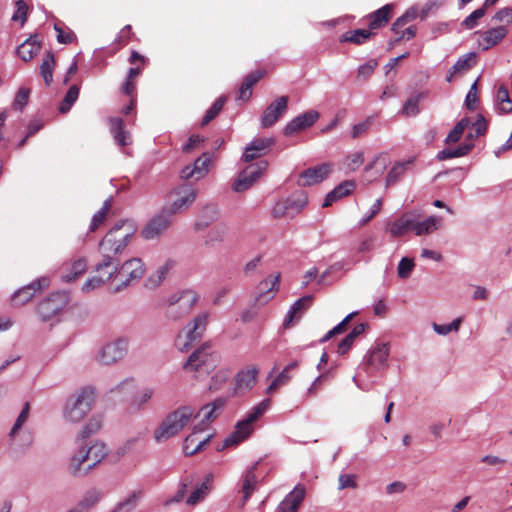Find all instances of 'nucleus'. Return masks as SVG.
<instances>
[{
  "instance_id": "obj_1",
  "label": "nucleus",
  "mask_w": 512,
  "mask_h": 512,
  "mask_svg": "<svg viewBox=\"0 0 512 512\" xmlns=\"http://www.w3.org/2000/svg\"><path fill=\"white\" fill-rule=\"evenodd\" d=\"M136 229L126 221L116 224L99 243L102 260L95 266L96 272L109 270L116 273L120 263L119 256L127 247Z\"/></svg>"
},
{
  "instance_id": "obj_2",
  "label": "nucleus",
  "mask_w": 512,
  "mask_h": 512,
  "mask_svg": "<svg viewBox=\"0 0 512 512\" xmlns=\"http://www.w3.org/2000/svg\"><path fill=\"white\" fill-rule=\"evenodd\" d=\"M95 401V391L91 387H84L72 394L66 401L63 417L71 423L82 421L92 409Z\"/></svg>"
},
{
  "instance_id": "obj_3",
  "label": "nucleus",
  "mask_w": 512,
  "mask_h": 512,
  "mask_svg": "<svg viewBox=\"0 0 512 512\" xmlns=\"http://www.w3.org/2000/svg\"><path fill=\"white\" fill-rule=\"evenodd\" d=\"M194 410L190 406H180L169 413L154 432L156 442H164L176 436L191 420Z\"/></svg>"
},
{
  "instance_id": "obj_4",
  "label": "nucleus",
  "mask_w": 512,
  "mask_h": 512,
  "mask_svg": "<svg viewBox=\"0 0 512 512\" xmlns=\"http://www.w3.org/2000/svg\"><path fill=\"white\" fill-rule=\"evenodd\" d=\"M270 399H264L259 404L254 406L250 412L247 413L246 417L239 421L235 430L225 438L222 445L217 448L218 451L237 445L250 436L253 431V423L258 420L269 408Z\"/></svg>"
},
{
  "instance_id": "obj_5",
  "label": "nucleus",
  "mask_w": 512,
  "mask_h": 512,
  "mask_svg": "<svg viewBox=\"0 0 512 512\" xmlns=\"http://www.w3.org/2000/svg\"><path fill=\"white\" fill-rule=\"evenodd\" d=\"M198 302V295L192 290L175 293L168 298L166 316L172 320H179L188 315Z\"/></svg>"
},
{
  "instance_id": "obj_6",
  "label": "nucleus",
  "mask_w": 512,
  "mask_h": 512,
  "mask_svg": "<svg viewBox=\"0 0 512 512\" xmlns=\"http://www.w3.org/2000/svg\"><path fill=\"white\" fill-rule=\"evenodd\" d=\"M217 354L210 351L209 344H203L196 349L184 363L183 368L188 372L209 374L217 365Z\"/></svg>"
},
{
  "instance_id": "obj_7",
  "label": "nucleus",
  "mask_w": 512,
  "mask_h": 512,
  "mask_svg": "<svg viewBox=\"0 0 512 512\" xmlns=\"http://www.w3.org/2000/svg\"><path fill=\"white\" fill-rule=\"evenodd\" d=\"M145 274V266L140 258H132L125 261L122 265H118V270L114 274L119 278L120 283L113 289L114 293L121 292L139 281Z\"/></svg>"
},
{
  "instance_id": "obj_8",
  "label": "nucleus",
  "mask_w": 512,
  "mask_h": 512,
  "mask_svg": "<svg viewBox=\"0 0 512 512\" xmlns=\"http://www.w3.org/2000/svg\"><path fill=\"white\" fill-rule=\"evenodd\" d=\"M197 190L191 184H181L174 188L169 197L175 199L171 200L170 204L164 208L171 216L185 211L188 209L196 199Z\"/></svg>"
},
{
  "instance_id": "obj_9",
  "label": "nucleus",
  "mask_w": 512,
  "mask_h": 512,
  "mask_svg": "<svg viewBox=\"0 0 512 512\" xmlns=\"http://www.w3.org/2000/svg\"><path fill=\"white\" fill-rule=\"evenodd\" d=\"M210 314L208 312H202L195 316L191 322H189L184 328L183 333L185 334V342L180 343L182 335L178 336V347L181 351H187L193 342L199 341L206 331L207 324L209 322Z\"/></svg>"
},
{
  "instance_id": "obj_10",
  "label": "nucleus",
  "mask_w": 512,
  "mask_h": 512,
  "mask_svg": "<svg viewBox=\"0 0 512 512\" xmlns=\"http://www.w3.org/2000/svg\"><path fill=\"white\" fill-rule=\"evenodd\" d=\"M128 348L129 339L120 337L104 345L97 356V360L104 365L114 364L125 357Z\"/></svg>"
},
{
  "instance_id": "obj_11",
  "label": "nucleus",
  "mask_w": 512,
  "mask_h": 512,
  "mask_svg": "<svg viewBox=\"0 0 512 512\" xmlns=\"http://www.w3.org/2000/svg\"><path fill=\"white\" fill-rule=\"evenodd\" d=\"M267 167L268 162L265 160L246 167L234 182L233 190L236 192H243L249 189L261 177Z\"/></svg>"
},
{
  "instance_id": "obj_12",
  "label": "nucleus",
  "mask_w": 512,
  "mask_h": 512,
  "mask_svg": "<svg viewBox=\"0 0 512 512\" xmlns=\"http://www.w3.org/2000/svg\"><path fill=\"white\" fill-rule=\"evenodd\" d=\"M66 303L67 297L64 293H53L39 303L37 314L42 321H49L65 307Z\"/></svg>"
},
{
  "instance_id": "obj_13",
  "label": "nucleus",
  "mask_w": 512,
  "mask_h": 512,
  "mask_svg": "<svg viewBox=\"0 0 512 512\" xmlns=\"http://www.w3.org/2000/svg\"><path fill=\"white\" fill-rule=\"evenodd\" d=\"M171 215L164 209L153 217L141 231L146 240H152L161 236L171 225Z\"/></svg>"
},
{
  "instance_id": "obj_14",
  "label": "nucleus",
  "mask_w": 512,
  "mask_h": 512,
  "mask_svg": "<svg viewBox=\"0 0 512 512\" xmlns=\"http://www.w3.org/2000/svg\"><path fill=\"white\" fill-rule=\"evenodd\" d=\"M288 101V96H280L271 102L261 116V126L263 128L272 127L287 111Z\"/></svg>"
},
{
  "instance_id": "obj_15",
  "label": "nucleus",
  "mask_w": 512,
  "mask_h": 512,
  "mask_svg": "<svg viewBox=\"0 0 512 512\" xmlns=\"http://www.w3.org/2000/svg\"><path fill=\"white\" fill-rule=\"evenodd\" d=\"M49 285V280L46 277H41L30 284L18 289L11 297L13 306H23L28 303L36 293L41 292Z\"/></svg>"
},
{
  "instance_id": "obj_16",
  "label": "nucleus",
  "mask_w": 512,
  "mask_h": 512,
  "mask_svg": "<svg viewBox=\"0 0 512 512\" xmlns=\"http://www.w3.org/2000/svg\"><path fill=\"white\" fill-rule=\"evenodd\" d=\"M320 114L316 110H309L300 114L289 121L283 129L285 136H292L302 130H305L314 125L319 119Z\"/></svg>"
},
{
  "instance_id": "obj_17",
  "label": "nucleus",
  "mask_w": 512,
  "mask_h": 512,
  "mask_svg": "<svg viewBox=\"0 0 512 512\" xmlns=\"http://www.w3.org/2000/svg\"><path fill=\"white\" fill-rule=\"evenodd\" d=\"M389 355V346L386 343H378L365 359V369L367 373L383 369L387 365Z\"/></svg>"
},
{
  "instance_id": "obj_18",
  "label": "nucleus",
  "mask_w": 512,
  "mask_h": 512,
  "mask_svg": "<svg viewBox=\"0 0 512 512\" xmlns=\"http://www.w3.org/2000/svg\"><path fill=\"white\" fill-rule=\"evenodd\" d=\"M275 144L274 138H255L245 148L242 160L251 162L265 155L266 152Z\"/></svg>"
},
{
  "instance_id": "obj_19",
  "label": "nucleus",
  "mask_w": 512,
  "mask_h": 512,
  "mask_svg": "<svg viewBox=\"0 0 512 512\" xmlns=\"http://www.w3.org/2000/svg\"><path fill=\"white\" fill-rule=\"evenodd\" d=\"M332 172L330 163L308 168L300 174L299 185L311 186L322 182Z\"/></svg>"
},
{
  "instance_id": "obj_20",
  "label": "nucleus",
  "mask_w": 512,
  "mask_h": 512,
  "mask_svg": "<svg viewBox=\"0 0 512 512\" xmlns=\"http://www.w3.org/2000/svg\"><path fill=\"white\" fill-rule=\"evenodd\" d=\"M305 494L306 489L303 485L295 486V488L280 502L277 512H298V509L305 498Z\"/></svg>"
},
{
  "instance_id": "obj_21",
  "label": "nucleus",
  "mask_w": 512,
  "mask_h": 512,
  "mask_svg": "<svg viewBox=\"0 0 512 512\" xmlns=\"http://www.w3.org/2000/svg\"><path fill=\"white\" fill-rule=\"evenodd\" d=\"M419 214L414 211V226L413 232L417 236L428 235L442 227L443 218L441 216H429L420 221Z\"/></svg>"
},
{
  "instance_id": "obj_22",
  "label": "nucleus",
  "mask_w": 512,
  "mask_h": 512,
  "mask_svg": "<svg viewBox=\"0 0 512 512\" xmlns=\"http://www.w3.org/2000/svg\"><path fill=\"white\" fill-rule=\"evenodd\" d=\"M79 445L80 449L74 455H72L68 465V471L74 477L87 475L89 472H86V467L83 465L86 462H88V464L91 463L88 450L80 443Z\"/></svg>"
},
{
  "instance_id": "obj_23",
  "label": "nucleus",
  "mask_w": 512,
  "mask_h": 512,
  "mask_svg": "<svg viewBox=\"0 0 512 512\" xmlns=\"http://www.w3.org/2000/svg\"><path fill=\"white\" fill-rule=\"evenodd\" d=\"M42 44L38 34L31 35L17 47V55L25 62L32 60L41 50Z\"/></svg>"
},
{
  "instance_id": "obj_24",
  "label": "nucleus",
  "mask_w": 512,
  "mask_h": 512,
  "mask_svg": "<svg viewBox=\"0 0 512 512\" xmlns=\"http://www.w3.org/2000/svg\"><path fill=\"white\" fill-rule=\"evenodd\" d=\"M356 187V183L353 180H345L339 185H337L332 191H330L322 204L323 207H329L334 202L340 200L341 198L349 195Z\"/></svg>"
},
{
  "instance_id": "obj_25",
  "label": "nucleus",
  "mask_w": 512,
  "mask_h": 512,
  "mask_svg": "<svg viewBox=\"0 0 512 512\" xmlns=\"http://www.w3.org/2000/svg\"><path fill=\"white\" fill-rule=\"evenodd\" d=\"M414 226V211H409L402 214L396 219L390 227V234L393 237H400L408 231H413Z\"/></svg>"
},
{
  "instance_id": "obj_26",
  "label": "nucleus",
  "mask_w": 512,
  "mask_h": 512,
  "mask_svg": "<svg viewBox=\"0 0 512 512\" xmlns=\"http://www.w3.org/2000/svg\"><path fill=\"white\" fill-rule=\"evenodd\" d=\"M507 33L508 30L504 25L491 28L485 32L480 33L482 38L480 45L482 46L483 50H488L502 41Z\"/></svg>"
},
{
  "instance_id": "obj_27",
  "label": "nucleus",
  "mask_w": 512,
  "mask_h": 512,
  "mask_svg": "<svg viewBox=\"0 0 512 512\" xmlns=\"http://www.w3.org/2000/svg\"><path fill=\"white\" fill-rule=\"evenodd\" d=\"M226 404V400L223 398H218L213 402L204 405L197 414L193 416L195 418H201L200 424H204L206 422H211L218 417L217 411L221 410Z\"/></svg>"
},
{
  "instance_id": "obj_28",
  "label": "nucleus",
  "mask_w": 512,
  "mask_h": 512,
  "mask_svg": "<svg viewBox=\"0 0 512 512\" xmlns=\"http://www.w3.org/2000/svg\"><path fill=\"white\" fill-rule=\"evenodd\" d=\"M392 9L393 6L391 4H386L380 9L369 14L368 18L370 22L368 24V29L373 32V30L379 29L386 25L391 18Z\"/></svg>"
},
{
  "instance_id": "obj_29",
  "label": "nucleus",
  "mask_w": 512,
  "mask_h": 512,
  "mask_svg": "<svg viewBox=\"0 0 512 512\" xmlns=\"http://www.w3.org/2000/svg\"><path fill=\"white\" fill-rule=\"evenodd\" d=\"M110 130L116 143L122 147L131 144V136L128 131L124 130V122L119 117L109 119Z\"/></svg>"
},
{
  "instance_id": "obj_30",
  "label": "nucleus",
  "mask_w": 512,
  "mask_h": 512,
  "mask_svg": "<svg viewBox=\"0 0 512 512\" xmlns=\"http://www.w3.org/2000/svg\"><path fill=\"white\" fill-rule=\"evenodd\" d=\"M203 429H204L203 427H199V428L194 427V432L185 438L184 444H183V451H184L185 455H187V456L195 455L196 453L201 451L204 446H206L208 444V442L211 439L210 435L201 441H197V439H196V433L198 431H202Z\"/></svg>"
},
{
  "instance_id": "obj_31",
  "label": "nucleus",
  "mask_w": 512,
  "mask_h": 512,
  "mask_svg": "<svg viewBox=\"0 0 512 512\" xmlns=\"http://www.w3.org/2000/svg\"><path fill=\"white\" fill-rule=\"evenodd\" d=\"M263 74L262 71L257 70L246 75L239 88L237 99L248 101L252 95L253 86L263 77Z\"/></svg>"
},
{
  "instance_id": "obj_32",
  "label": "nucleus",
  "mask_w": 512,
  "mask_h": 512,
  "mask_svg": "<svg viewBox=\"0 0 512 512\" xmlns=\"http://www.w3.org/2000/svg\"><path fill=\"white\" fill-rule=\"evenodd\" d=\"M307 203V198L305 195H302L299 199H287L283 202H278L275 207L273 208V216L275 218L283 217L284 215L288 214L290 209H296L297 211H300L305 204Z\"/></svg>"
},
{
  "instance_id": "obj_33",
  "label": "nucleus",
  "mask_w": 512,
  "mask_h": 512,
  "mask_svg": "<svg viewBox=\"0 0 512 512\" xmlns=\"http://www.w3.org/2000/svg\"><path fill=\"white\" fill-rule=\"evenodd\" d=\"M258 465V462L253 464L245 474L243 475L241 481H242V493H243V503L247 502L248 499L251 497L253 492L255 491L257 487V478L255 475V470Z\"/></svg>"
},
{
  "instance_id": "obj_34",
  "label": "nucleus",
  "mask_w": 512,
  "mask_h": 512,
  "mask_svg": "<svg viewBox=\"0 0 512 512\" xmlns=\"http://www.w3.org/2000/svg\"><path fill=\"white\" fill-rule=\"evenodd\" d=\"M218 214L216 206L208 205L204 207L199 218L195 222V229L204 230L217 220Z\"/></svg>"
},
{
  "instance_id": "obj_35",
  "label": "nucleus",
  "mask_w": 512,
  "mask_h": 512,
  "mask_svg": "<svg viewBox=\"0 0 512 512\" xmlns=\"http://www.w3.org/2000/svg\"><path fill=\"white\" fill-rule=\"evenodd\" d=\"M87 450L91 463L86 466V472H90L108 455V450L105 444L99 442L94 443Z\"/></svg>"
},
{
  "instance_id": "obj_36",
  "label": "nucleus",
  "mask_w": 512,
  "mask_h": 512,
  "mask_svg": "<svg viewBox=\"0 0 512 512\" xmlns=\"http://www.w3.org/2000/svg\"><path fill=\"white\" fill-rule=\"evenodd\" d=\"M375 35L370 29H356L347 31L341 36L340 42H351L356 45L364 44Z\"/></svg>"
},
{
  "instance_id": "obj_37",
  "label": "nucleus",
  "mask_w": 512,
  "mask_h": 512,
  "mask_svg": "<svg viewBox=\"0 0 512 512\" xmlns=\"http://www.w3.org/2000/svg\"><path fill=\"white\" fill-rule=\"evenodd\" d=\"M474 148V143H463L455 149L446 148L438 152L436 159L444 161L451 158H458L467 155Z\"/></svg>"
},
{
  "instance_id": "obj_38",
  "label": "nucleus",
  "mask_w": 512,
  "mask_h": 512,
  "mask_svg": "<svg viewBox=\"0 0 512 512\" xmlns=\"http://www.w3.org/2000/svg\"><path fill=\"white\" fill-rule=\"evenodd\" d=\"M413 158L407 161H398L388 172L386 177V186L390 187L397 183V181L406 173L408 166L412 165Z\"/></svg>"
},
{
  "instance_id": "obj_39",
  "label": "nucleus",
  "mask_w": 512,
  "mask_h": 512,
  "mask_svg": "<svg viewBox=\"0 0 512 512\" xmlns=\"http://www.w3.org/2000/svg\"><path fill=\"white\" fill-rule=\"evenodd\" d=\"M257 374L258 369L254 366L240 371L237 374L236 387L238 389H251L256 383Z\"/></svg>"
},
{
  "instance_id": "obj_40",
  "label": "nucleus",
  "mask_w": 512,
  "mask_h": 512,
  "mask_svg": "<svg viewBox=\"0 0 512 512\" xmlns=\"http://www.w3.org/2000/svg\"><path fill=\"white\" fill-rule=\"evenodd\" d=\"M211 480L212 475H206L205 480L202 481L200 485H197L196 488L191 492L186 500V503L193 506L202 501L210 491L209 483Z\"/></svg>"
},
{
  "instance_id": "obj_41",
  "label": "nucleus",
  "mask_w": 512,
  "mask_h": 512,
  "mask_svg": "<svg viewBox=\"0 0 512 512\" xmlns=\"http://www.w3.org/2000/svg\"><path fill=\"white\" fill-rule=\"evenodd\" d=\"M54 66V54L51 51H47L40 65V74L47 86H49L53 81Z\"/></svg>"
},
{
  "instance_id": "obj_42",
  "label": "nucleus",
  "mask_w": 512,
  "mask_h": 512,
  "mask_svg": "<svg viewBox=\"0 0 512 512\" xmlns=\"http://www.w3.org/2000/svg\"><path fill=\"white\" fill-rule=\"evenodd\" d=\"M496 105L497 109L503 113H512V102L509 94V90L506 86L501 85L496 93Z\"/></svg>"
},
{
  "instance_id": "obj_43",
  "label": "nucleus",
  "mask_w": 512,
  "mask_h": 512,
  "mask_svg": "<svg viewBox=\"0 0 512 512\" xmlns=\"http://www.w3.org/2000/svg\"><path fill=\"white\" fill-rule=\"evenodd\" d=\"M228 233L227 225L220 223L215 225L206 235L205 243L209 246H215L224 241Z\"/></svg>"
},
{
  "instance_id": "obj_44",
  "label": "nucleus",
  "mask_w": 512,
  "mask_h": 512,
  "mask_svg": "<svg viewBox=\"0 0 512 512\" xmlns=\"http://www.w3.org/2000/svg\"><path fill=\"white\" fill-rule=\"evenodd\" d=\"M98 275L89 278L82 286V290L84 292H89L95 288L100 287L101 285L108 282L113 276L114 273L109 270H104L102 272H97Z\"/></svg>"
},
{
  "instance_id": "obj_45",
  "label": "nucleus",
  "mask_w": 512,
  "mask_h": 512,
  "mask_svg": "<svg viewBox=\"0 0 512 512\" xmlns=\"http://www.w3.org/2000/svg\"><path fill=\"white\" fill-rule=\"evenodd\" d=\"M102 497V492L93 488L86 492L84 497L78 502L75 509H81L82 512L89 510L93 507Z\"/></svg>"
},
{
  "instance_id": "obj_46",
  "label": "nucleus",
  "mask_w": 512,
  "mask_h": 512,
  "mask_svg": "<svg viewBox=\"0 0 512 512\" xmlns=\"http://www.w3.org/2000/svg\"><path fill=\"white\" fill-rule=\"evenodd\" d=\"M142 497V491H134L129 497L119 502L113 512H131Z\"/></svg>"
},
{
  "instance_id": "obj_47",
  "label": "nucleus",
  "mask_w": 512,
  "mask_h": 512,
  "mask_svg": "<svg viewBox=\"0 0 512 512\" xmlns=\"http://www.w3.org/2000/svg\"><path fill=\"white\" fill-rule=\"evenodd\" d=\"M469 124H470L469 118H467V117L462 118L454 126V128L450 131V133L447 135V137L445 139V143L451 144V143L458 142L461 139L465 129L469 126Z\"/></svg>"
},
{
  "instance_id": "obj_48",
  "label": "nucleus",
  "mask_w": 512,
  "mask_h": 512,
  "mask_svg": "<svg viewBox=\"0 0 512 512\" xmlns=\"http://www.w3.org/2000/svg\"><path fill=\"white\" fill-rule=\"evenodd\" d=\"M211 162L212 157L210 156L209 153H203L200 157H198L195 160L193 164V169L196 173V179H200L207 174Z\"/></svg>"
},
{
  "instance_id": "obj_49",
  "label": "nucleus",
  "mask_w": 512,
  "mask_h": 512,
  "mask_svg": "<svg viewBox=\"0 0 512 512\" xmlns=\"http://www.w3.org/2000/svg\"><path fill=\"white\" fill-rule=\"evenodd\" d=\"M101 428V422L96 418H91L81 429L79 432L76 442L79 443L80 441H83L93 434L97 433Z\"/></svg>"
},
{
  "instance_id": "obj_50",
  "label": "nucleus",
  "mask_w": 512,
  "mask_h": 512,
  "mask_svg": "<svg viewBox=\"0 0 512 512\" xmlns=\"http://www.w3.org/2000/svg\"><path fill=\"white\" fill-rule=\"evenodd\" d=\"M79 91H80V88L77 85H72L68 89L63 101L61 102V104L59 106V111L61 113H67L71 109L73 104L78 99Z\"/></svg>"
},
{
  "instance_id": "obj_51",
  "label": "nucleus",
  "mask_w": 512,
  "mask_h": 512,
  "mask_svg": "<svg viewBox=\"0 0 512 512\" xmlns=\"http://www.w3.org/2000/svg\"><path fill=\"white\" fill-rule=\"evenodd\" d=\"M154 390L144 388L138 392L131 401V409L139 411L152 398Z\"/></svg>"
},
{
  "instance_id": "obj_52",
  "label": "nucleus",
  "mask_w": 512,
  "mask_h": 512,
  "mask_svg": "<svg viewBox=\"0 0 512 512\" xmlns=\"http://www.w3.org/2000/svg\"><path fill=\"white\" fill-rule=\"evenodd\" d=\"M423 97L422 93H419L411 98H409L403 105L401 113L404 116L412 117L416 116L419 113V102Z\"/></svg>"
},
{
  "instance_id": "obj_53",
  "label": "nucleus",
  "mask_w": 512,
  "mask_h": 512,
  "mask_svg": "<svg viewBox=\"0 0 512 512\" xmlns=\"http://www.w3.org/2000/svg\"><path fill=\"white\" fill-rule=\"evenodd\" d=\"M226 102V97L221 96L219 97L212 106L206 111L203 119H202V126L207 125L210 121H212L222 110L224 104Z\"/></svg>"
},
{
  "instance_id": "obj_54",
  "label": "nucleus",
  "mask_w": 512,
  "mask_h": 512,
  "mask_svg": "<svg viewBox=\"0 0 512 512\" xmlns=\"http://www.w3.org/2000/svg\"><path fill=\"white\" fill-rule=\"evenodd\" d=\"M86 266L87 264L84 259H78L74 261L71 266V271L62 275L63 281L71 282L75 280L86 270Z\"/></svg>"
},
{
  "instance_id": "obj_55",
  "label": "nucleus",
  "mask_w": 512,
  "mask_h": 512,
  "mask_svg": "<svg viewBox=\"0 0 512 512\" xmlns=\"http://www.w3.org/2000/svg\"><path fill=\"white\" fill-rule=\"evenodd\" d=\"M29 412H30V404L29 402H26L24 405H23V408L20 412V414L18 415L13 427L11 428L10 430V433H9V436L14 439L16 434L18 433V431L20 430V428L23 426V424L27 421L28 417H29Z\"/></svg>"
},
{
  "instance_id": "obj_56",
  "label": "nucleus",
  "mask_w": 512,
  "mask_h": 512,
  "mask_svg": "<svg viewBox=\"0 0 512 512\" xmlns=\"http://www.w3.org/2000/svg\"><path fill=\"white\" fill-rule=\"evenodd\" d=\"M280 281V274H277L273 277H269L267 279H264L261 281L258 285V291L260 293V296H262L265 293H270L273 291L278 290V285Z\"/></svg>"
},
{
  "instance_id": "obj_57",
  "label": "nucleus",
  "mask_w": 512,
  "mask_h": 512,
  "mask_svg": "<svg viewBox=\"0 0 512 512\" xmlns=\"http://www.w3.org/2000/svg\"><path fill=\"white\" fill-rule=\"evenodd\" d=\"M461 322H462V318L458 317L449 324L441 325V324L433 323L432 327H433V330L437 334L445 336V335H448L450 332H453V331L457 332L460 328Z\"/></svg>"
},
{
  "instance_id": "obj_58",
  "label": "nucleus",
  "mask_w": 512,
  "mask_h": 512,
  "mask_svg": "<svg viewBox=\"0 0 512 512\" xmlns=\"http://www.w3.org/2000/svg\"><path fill=\"white\" fill-rule=\"evenodd\" d=\"M486 8L487 6H485L483 4V6H481L480 8L476 9L475 11H473L469 16H467L464 21L462 22V25L464 27H466L467 29H472L474 28L476 25H477V21L479 19H481L485 13H486Z\"/></svg>"
},
{
  "instance_id": "obj_59",
  "label": "nucleus",
  "mask_w": 512,
  "mask_h": 512,
  "mask_svg": "<svg viewBox=\"0 0 512 512\" xmlns=\"http://www.w3.org/2000/svg\"><path fill=\"white\" fill-rule=\"evenodd\" d=\"M414 268V262L413 259L404 257L400 260L398 267H397V273L398 276L402 279H406L410 276L411 272Z\"/></svg>"
},
{
  "instance_id": "obj_60",
  "label": "nucleus",
  "mask_w": 512,
  "mask_h": 512,
  "mask_svg": "<svg viewBox=\"0 0 512 512\" xmlns=\"http://www.w3.org/2000/svg\"><path fill=\"white\" fill-rule=\"evenodd\" d=\"M15 12L12 16L13 21H21L23 25L27 20L28 5L24 0H17L15 3Z\"/></svg>"
},
{
  "instance_id": "obj_61",
  "label": "nucleus",
  "mask_w": 512,
  "mask_h": 512,
  "mask_svg": "<svg viewBox=\"0 0 512 512\" xmlns=\"http://www.w3.org/2000/svg\"><path fill=\"white\" fill-rule=\"evenodd\" d=\"M377 65L378 62L375 59H370L367 63L361 65L358 68L357 78L366 80L372 75Z\"/></svg>"
},
{
  "instance_id": "obj_62",
  "label": "nucleus",
  "mask_w": 512,
  "mask_h": 512,
  "mask_svg": "<svg viewBox=\"0 0 512 512\" xmlns=\"http://www.w3.org/2000/svg\"><path fill=\"white\" fill-rule=\"evenodd\" d=\"M364 162V153L361 151L354 152L346 157V166L348 169L355 171Z\"/></svg>"
},
{
  "instance_id": "obj_63",
  "label": "nucleus",
  "mask_w": 512,
  "mask_h": 512,
  "mask_svg": "<svg viewBox=\"0 0 512 512\" xmlns=\"http://www.w3.org/2000/svg\"><path fill=\"white\" fill-rule=\"evenodd\" d=\"M29 94V89L20 88L14 98L13 107L17 110H22L28 102Z\"/></svg>"
},
{
  "instance_id": "obj_64",
  "label": "nucleus",
  "mask_w": 512,
  "mask_h": 512,
  "mask_svg": "<svg viewBox=\"0 0 512 512\" xmlns=\"http://www.w3.org/2000/svg\"><path fill=\"white\" fill-rule=\"evenodd\" d=\"M492 20L495 22H505L506 24L512 23V8H501L495 13Z\"/></svg>"
}]
</instances>
